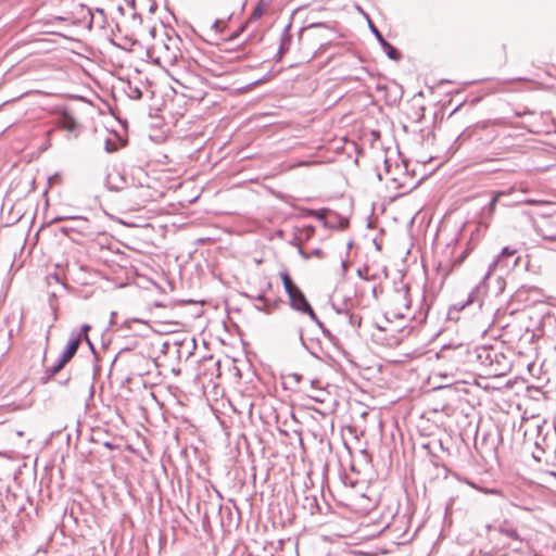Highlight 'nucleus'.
<instances>
[{
    "mask_svg": "<svg viewBox=\"0 0 556 556\" xmlns=\"http://www.w3.org/2000/svg\"><path fill=\"white\" fill-rule=\"evenodd\" d=\"M266 305L262 306V304H258V306H256V308L258 311H262V312H265V313H269L270 309L269 308H265Z\"/></svg>",
    "mask_w": 556,
    "mask_h": 556,
    "instance_id": "nucleus-29",
    "label": "nucleus"
},
{
    "mask_svg": "<svg viewBox=\"0 0 556 556\" xmlns=\"http://www.w3.org/2000/svg\"><path fill=\"white\" fill-rule=\"evenodd\" d=\"M344 317L349 320V323L354 327V326H359L361 325V317L359 316H355V315H352V314H349V313H345L344 314Z\"/></svg>",
    "mask_w": 556,
    "mask_h": 556,
    "instance_id": "nucleus-20",
    "label": "nucleus"
},
{
    "mask_svg": "<svg viewBox=\"0 0 556 556\" xmlns=\"http://www.w3.org/2000/svg\"><path fill=\"white\" fill-rule=\"evenodd\" d=\"M129 97L134 100H140L142 98V91L138 87H129Z\"/></svg>",
    "mask_w": 556,
    "mask_h": 556,
    "instance_id": "nucleus-19",
    "label": "nucleus"
},
{
    "mask_svg": "<svg viewBox=\"0 0 556 556\" xmlns=\"http://www.w3.org/2000/svg\"><path fill=\"white\" fill-rule=\"evenodd\" d=\"M97 12H99L100 14L104 13V11L102 9H97Z\"/></svg>",
    "mask_w": 556,
    "mask_h": 556,
    "instance_id": "nucleus-34",
    "label": "nucleus"
},
{
    "mask_svg": "<svg viewBox=\"0 0 556 556\" xmlns=\"http://www.w3.org/2000/svg\"><path fill=\"white\" fill-rule=\"evenodd\" d=\"M217 26H218V21H216V22L214 23V27H217Z\"/></svg>",
    "mask_w": 556,
    "mask_h": 556,
    "instance_id": "nucleus-35",
    "label": "nucleus"
},
{
    "mask_svg": "<svg viewBox=\"0 0 556 556\" xmlns=\"http://www.w3.org/2000/svg\"><path fill=\"white\" fill-rule=\"evenodd\" d=\"M328 213L329 210L309 211V215L315 216L317 219L321 220L325 227L332 228L333 226L327 220Z\"/></svg>",
    "mask_w": 556,
    "mask_h": 556,
    "instance_id": "nucleus-13",
    "label": "nucleus"
},
{
    "mask_svg": "<svg viewBox=\"0 0 556 556\" xmlns=\"http://www.w3.org/2000/svg\"><path fill=\"white\" fill-rule=\"evenodd\" d=\"M478 358L481 361L482 364L492 365L493 358L490 350L483 349L481 352L478 353Z\"/></svg>",
    "mask_w": 556,
    "mask_h": 556,
    "instance_id": "nucleus-15",
    "label": "nucleus"
},
{
    "mask_svg": "<svg viewBox=\"0 0 556 556\" xmlns=\"http://www.w3.org/2000/svg\"><path fill=\"white\" fill-rule=\"evenodd\" d=\"M309 255L321 258L324 256V252L320 249H314L309 252Z\"/></svg>",
    "mask_w": 556,
    "mask_h": 556,
    "instance_id": "nucleus-25",
    "label": "nucleus"
},
{
    "mask_svg": "<svg viewBox=\"0 0 556 556\" xmlns=\"http://www.w3.org/2000/svg\"><path fill=\"white\" fill-rule=\"evenodd\" d=\"M263 80H264V79H262V78H261V79H257L256 81H254V83H253V85H257V84L262 83Z\"/></svg>",
    "mask_w": 556,
    "mask_h": 556,
    "instance_id": "nucleus-33",
    "label": "nucleus"
},
{
    "mask_svg": "<svg viewBox=\"0 0 556 556\" xmlns=\"http://www.w3.org/2000/svg\"><path fill=\"white\" fill-rule=\"evenodd\" d=\"M384 53L388 55L389 59L397 61L401 59L400 51L392 46L389 41H383L382 45H380Z\"/></svg>",
    "mask_w": 556,
    "mask_h": 556,
    "instance_id": "nucleus-11",
    "label": "nucleus"
},
{
    "mask_svg": "<svg viewBox=\"0 0 556 556\" xmlns=\"http://www.w3.org/2000/svg\"><path fill=\"white\" fill-rule=\"evenodd\" d=\"M264 13V5L262 2H260L254 9L253 11L251 12L250 14V20L251 21H256L258 20Z\"/></svg>",
    "mask_w": 556,
    "mask_h": 556,
    "instance_id": "nucleus-16",
    "label": "nucleus"
},
{
    "mask_svg": "<svg viewBox=\"0 0 556 556\" xmlns=\"http://www.w3.org/2000/svg\"><path fill=\"white\" fill-rule=\"evenodd\" d=\"M105 186L111 191H122L127 188L126 178L117 170L108 173Z\"/></svg>",
    "mask_w": 556,
    "mask_h": 556,
    "instance_id": "nucleus-5",
    "label": "nucleus"
},
{
    "mask_svg": "<svg viewBox=\"0 0 556 556\" xmlns=\"http://www.w3.org/2000/svg\"><path fill=\"white\" fill-rule=\"evenodd\" d=\"M66 364H67L66 362H64L61 357H59V359L56 361V363L54 365H52L51 367H48L45 370V375L41 378L42 382L47 383L48 381H50L56 374H59L65 367Z\"/></svg>",
    "mask_w": 556,
    "mask_h": 556,
    "instance_id": "nucleus-6",
    "label": "nucleus"
},
{
    "mask_svg": "<svg viewBox=\"0 0 556 556\" xmlns=\"http://www.w3.org/2000/svg\"><path fill=\"white\" fill-rule=\"evenodd\" d=\"M105 151H106V152H113V151H115V146H114V143L112 142V140H111V139H108V140L105 141Z\"/></svg>",
    "mask_w": 556,
    "mask_h": 556,
    "instance_id": "nucleus-24",
    "label": "nucleus"
},
{
    "mask_svg": "<svg viewBox=\"0 0 556 556\" xmlns=\"http://www.w3.org/2000/svg\"><path fill=\"white\" fill-rule=\"evenodd\" d=\"M299 253L305 260H308L311 257L309 253H306L301 247H299Z\"/></svg>",
    "mask_w": 556,
    "mask_h": 556,
    "instance_id": "nucleus-28",
    "label": "nucleus"
},
{
    "mask_svg": "<svg viewBox=\"0 0 556 556\" xmlns=\"http://www.w3.org/2000/svg\"><path fill=\"white\" fill-rule=\"evenodd\" d=\"M321 332H323L324 337L327 338L328 340H330L332 342L336 340V337L332 334V332L327 327L321 329Z\"/></svg>",
    "mask_w": 556,
    "mask_h": 556,
    "instance_id": "nucleus-22",
    "label": "nucleus"
},
{
    "mask_svg": "<svg viewBox=\"0 0 556 556\" xmlns=\"http://www.w3.org/2000/svg\"><path fill=\"white\" fill-rule=\"evenodd\" d=\"M321 332H323L324 337L327 338L328 340H330L332 342L336 340V337L332 334V332L327 327L321 329Z\"/></svg>",
    "mask_w": 556,
    "mask_h": 556,
    "instance_id": "nucleus-23",
    "label": "nucleus"
},
{
    "mask_svg": "<svg viewBox=\"0 0 556 556\" xmlns=\"http://www.w3.org/2000/svg\"><path fill=\"white\" fill-rule=\"evenodd\" d=\"M280 279L282 281L285 291L289 296L290 306L302 314H307L308 312H312V306L308 303L307 299L305 298L304 293L292 281L287 270L280 273Z\"/></svg>",
    "mask_w": 556,
    "mask_h": 556,
    "instance_id": "nucleus-1",
    "label": "nucleus"
},
{
    "mask_svg": "<svg viewBox=\"0 0 556 556\" xmlns=\"http://www.w3.org/2000/svg\"><path fill=\"white\" fill-rule=\"evenodd\" d=\"M296 334H298V338H299V340H300L301 344H302V345H305V341H304V338H303V330H302L301 328H299V329L296 330Z\"/></svg>",
    "mask_w": 556,
    "mask_h": 556,
    "instance_id": "nucleus-27",
    "label": "nucleus"
},
{
    "mask_svg": "<svg viewBox=\"0 0 556 556\" xmlns=\"http://www.w3.org/2000/svg\"><path fill=\"white\" fill-rule=\"evenodd\" d=\"M505 193L503 191H497L494 193L493 198L491 199V201L489 202V204L485 206V210L490 213V214H493L494 211H495V207H496V204L500 200V198L502 195H504Z\"/></svg>",
    "mask_w": 556,
    "mask_h": 556,
    "instance_id": "nucleus-14",
    "label": "nucleus"
},
{
    "mask_svg": "<svg viewBox=\"0 0 556 556\" xmlns=\"http://www.w3.org/2000/svg\"><path fill=\"white\" fill-rule=\"evenodd\" d=\"M90 329V325L84 324L79 330L71 331L70 340L60 356L64 362L68 363L75 356L83 341L89 342L88 332Z\"/></svg>",
    "mask_w": 556,
    "mask_h": 556,
    "instance_id": "nucleus-2",
    "label": "nucleus"
},
{
    "mask_svg": "<svg viewBox=\"0 0 556 556\" xmlns=\"http://www.w3.org/2000/svg\"><path fill=\"white\" fill-rule=\"evenodd\" d=\"M498 531H500V533L506 535L507 538H509L511 540L520 541V536H519L517 529L511 527L507 522H504L503 525H501Z\"/></svg>",
    "mask_w": 556,
    "mask_h": 556,
    "instance_id": "nucleus-10",
    "label": "nucleus"
},
{
    "mask_svg": "<svg viewBox=\"0 0 556 556\" xmlns=\"http://www.w3.org/2000/svg\"><path fill=\"white\" fill-rule=\"evenodd\" d=\"M555 350H556V345H555Z\"/></svg>",
    "mask_w": 556,
    "mask_h": 556,
    "instance_id": "nucleus-37",
    "label": "nucleus"
},
{
    "mask_svg": "<svg viewBox=\"0 0 556 556\" xmlns=\"http://www.w3.org/2000/svg\"><path fill=\"white\" fill-rule=\"evenodd\" d=\"M289 28H290V25L286 26L285 30L281 35L280 46L278 49L279 58H281V55H283L289 49V45L291 42V36L289 34Z\"/></svg>",
    "mask_w": 556,
    "mask_h": 556,
    "instance_id": "nucleus-8",
    "label": "nucleus"
},
{
    "mask_svg": "<svg viewBox=\"0 0 556 556\" xmlns=\"http://www.w3.org/2000/svg\"><path fill=\"white\" fill-rule=\"evenodd\" d=\"M253 299L261 302L263 305H267L268 300L266 299V296L264 294H258V295L254 296Z\"/></svg>",
    "mask_w": 556,
    "mask_h": 556,
    "instance_id": "nucleus-26",
    "label": "nucleus"
},
{
    "mask_svg": "<svg viewBox=\"0 0 556 556\" xmlns=\"http://www.w3.org/2000/svg\"><path fill=\"white\" fill-rule=\"evenodd\" d=\"M306 315H308V317L318 326L320 330L326 327L324 323L317 317L313 308L312 312H308Z\"/></svg>",
    "mask_w": 556,
    "mask_h": 556,
    "instance_id": "nucleus-21",
    "label": "nucleus"
},
{
    "mask_svg": "<svg viewBox=\"0 0 556 556\" xmlns=\"http://www.w3.org/2000/svg\"><path fill=\"white\" fill-rule=\"evenodd\" d=\"M553 476L556 478V472H553Z\"/></svg>",
    "mask_w": 556,
    "mask_h": 556,
    "instance_id": "nucleus-36",
    "label": "nucleus"
},
{
    "mask_svg": "<svg viewBox=\"0 0 556 556\" xmlns=\"http://www.w3.org/2000/svg\"><path fill=\"white\" fill-rule=\"evenodd\" d=\"M58 178H59V175L56 174V175H54L53 177H49V180H50V182H51V181H52V179H58Z\"/></svg>",
    "mask_w": 556,
    "mask_h": 556,
    "instance_id": "nucleus-32",
    "label": "nucleus"
},
{
    "mask_svg": "<svg viewBox=\"0 0 556 556\" xmlns=\"http://www.w3.org/2000/svg\"><path fill=\"white\" fill-rule=\"evenodd\" d=\"M87 343H88L89 348L91 349V351L94 352V346H93L92 342L89 340V342H87Z\"/></svg>",
    "mask_w": 556,
    "mask_h": 556,
    "instance_id": "nucleus-30",
    "label": "nucleus"
},
{
    "mask_svg": "<svg viewBox=\"0 0 556 556\" xmlns=\"http://www.w3.org/2000/svg\"><path fill=\"white\" fill-rule=\"evenodd\" d=\"M535 229L543 239L556 241V214L541 217L535 223Z\"/></svg>",
    "mask_w": 556,
    "mask_h": 556,
    "instance_id": "nucleus-4",
    "label": "nucleus"
},
{
    "mask_svg": "<svg viewBox=\"0 0 556 556\" xmlns=\"http://www.w3.org/2000/svg\"><path fill=\"white\" fill-rule=\"evenodd\" d=\"M104 446L108 447V448H113V445L110 442H105Z\"/></svg>",
    "mask_w": 556,
    "mask_h": 556,
    "instance_id": "nucleus-31",
    "label": "nucleus"
},
{
    "mask_svg": "<svg viewBox=\"0 0 556 556\" xmlns=\"http://www.w3.org/2000/svg\"><path fill=\"white\" fill-rule=\"evenodd\" d=\"M60 126L67 131H74L77 123L68 112H63L60 118Z\"/></svg>",
    "mask_w": 556,
    "mask_h": 556,
    "instance_id": "nucleus-7",
    "label": "nucleus"
},
{
    "mask_svg": "<svg viewBox=\"0 0 556 556\" xmlns=\"http://www.w3.org/2000/svg\"><path fill=\"white\" fill-rule=\"evenodd\" d=\"M410 296H409V287L407 285L402 286L400 289L395 290V293L392 298V305L394 308V316L399 318L408 317V312L410 309Z\"/></svg>",
    "mask_w": 556,
    "mask_h": 556,
    "instance_id": "nucleus-3",
    "label": "nucleus"
},
{
    "mask_svg": "<svg viewBox=\"0 0 556 556\" xmlns=\"http://www.w3.org/2000/svg\"><path fill=\"white\" fill-rule=\"evenodd\" d=\"M300 231H301V236H303L304 240H309L315 233V228L313 226L308 225V226L303 227Z\"/></svg>",
    "mask_w": 556,
    "mask_h": 556,
    "instance_id": "nucleus-17",
    "label": "nucleus"
},
{
    "mask_svg": "<svg viewBox=\"0 0 556 556\" xmlns=\"http://www.w3.org/2000/svg\"><path fill=\"white\" fill-rule=\"evenodd\" d=\"M516 252H517V250L511 249V248H509V247H505V248H503V249H502V252H501V255H500V258H498V260H496V261H494L492 264H490V266H489V270H488V273H486V275H485V277H484V278H488V277L490 276L491 271L494 269V267L496 266V264L500 262V260H501L502 257L513 256V255H515V254H516Z\"/></svg>",
    "mask_w": 556,
    "mask_h": 556,
    "instance_id": "nucleus-12",
    "label": "nucleus"
},
{
    "mask_svg": "<svg viewBox=\"0 0 556 556\" xmlns=\"http://www.w3.org/2000/svg\"><path fill=\"white\" fill-rule=\"evenodd\" d=\"M476 290H472L469 295H468V299L465 303H462V304H455L453 305L450 309H448V317L450 318H453V314L454 313H458L460 312L462 309H464L468 304H471V303H475L477 301L476 299Z\"/></svg>",
    "mask_w": 556,
    "mask_h": 556,
    "instance_id": "nucleus-9",
    "label": "nucleus"
},
{
    "mask_svg": "<svg viewBox=\"0 0 556 556\" xmlns=\"http://www.w3.org/2000/svg\"><path fill=\"white\" fill-rule=\"evenodd\" d=\"M369 28L380 45H382L383 41H387L378 28L371 23V21H369Z\"/></svg>",
    "mask_w": 556,
    "mask_h": 556,
    "instance_id": "nucleus-18",
    "label": "nucleus"
}]
</instances>
